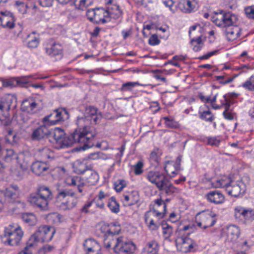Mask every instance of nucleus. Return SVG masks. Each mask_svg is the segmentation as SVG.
I'll use <instances>...</instances> for the list:
<instances>
[{"label": "nucleus", "instance_id": "39", "mask_svg": "<svg viewBox=\"0 0 254 254\" xmlns=\"http://www.w3.org/2000/svg\"><path fill=\"white\" fill-rule=\"evenodd\" d=\"M49 169L45 162L41 161H36L32 164L31 170L36 175L39 176Z\"/></svg>", "mask_w": 254, "mask_h": 254}, {"label": "nucleus", "instance_id": "37", "mask_svg": "<svg viewBox=\"0 0 254 254\" xmlns=\"http://www.w3.org/2000/svg\"><path fill=\"white\" fill-rule=\"evenodd\" d=\"M152 212L163 213L162 216H164L166 213L167 204L163 201L161 197L155 199L153 201Z\"/></svg>", "mask_w": 254, "mask_h": 254}, {"label": "nucleus", "instance_id": "15", "mask_svg": "<svg viewBox=\"0 0 254 254\" xmlns=\"http://www.w3.org/2000/svg\"><path fill=\"white\" fill-rule=\"evenodd\" d=\"M201 30V27L199 24L191 26L189 28V35L190 38V44L195 52L200 51L203 45Z\"/></svg>", "mask_w": 254, "mask_h": 254}, {"label": "nucleus", "instance_id": "42", "mask_svg": "<svg viewBox=\"0 0 254 254\" xmlns=\"http://www.w3.org/2000/svg\"><path fill=\"white\" fill-rule=\"evenodd\" d=\"M164 121V124L166 127L171 129H179L181 125L179 121H177L173 116H166L162 118Z\"/></svg>", "mask_w": 254, "mask_h": 254}, {"label": "nucleus", "instance_id": "26", "mask_svg": "<svg viewBox=\"0 0 254 254\" xmlns=\"http://www.w3.org/2000/svg\"><path fill=\"white\" fill-rule=\"evenodd\" d=\"M226 190L229 195L237 197L245 192V186L241 181H238L236 183L233 181Z\"/></svg>", "mask_w": 254, "mask_h": 254}, {"label": "nucleus", "instance_id": "41", "mask_svg": "<svg viewBox=\"0 0 254 254\" xmlns=\"http://www.w3.org/2000/svg\"><path fill=\"white\" fill-rule=\"evenodd\" d=\"M160 225L162 230V235L165 240H169L173 234V228L167 221L163 220Z\"/></svg>", "mask_w": 254, "mask_h": 254}, {"label": "nucleus", "instance_id": "58", "mask_svg": "<svg viewBox=\"0 0 254 254\" xmlns=\"http://www.w3.org/2000/svg\"><path fill=\"white\" fill-rule=\"evenodd\" d=\"M15 6L20 13L25 14L27 12V5L24 2L17 0L15 2Z\"/></svg>", "mask_w": 254, "mask_h": 254}, {"label": "nucleus", "instance_id": "13", "mask_svg": "<svg viewBox=\"0 0 254 254\" xmlns=\"http://www.w3.org/2000/svg\"><path fill=\"white\" fill-rule=\"evenodd\" d=\"M68 117V112L65 108H59L55 109L50 114L43 118L42 122L48 126H54L64 121Z\"/></svg>", "mask_w": 254, "mask_h": 254}, {"label": "nucleus", "instance_id": "56", "mask_svg": "<svg viewBox=\"0 0 254 254\" xmlns=\"http://www.w3.org/2000/svg\"><path fill=\"white\" fill-rule=\"evenodd\" d=\"M143 163L142 161H138L133 166L134 174L136 176L141 175L143 172Z\"/></svg>", "mask_w": 254, "mask_h": 254}, {"label": "nucleus", "instance_id": "38", "mask_svg": "<svg viewBox=\"0 0 254 254\" xmlns=\"http://www.w3.org/2000/svg\"><path fill=\"white\" fill-rule=\"evenodd\" d=\"M40 42V36L35 31H33L27 35V46L30 49H35L38 47Z\"/></svg>", "mask_w": 254, "mask_h": 254}, {"label": "nucleus", "instance_id": "60", "mask_svg": "<svg viewBox=\"0 0 254 254\" xmlns=\"http://www.w3.org/2000/svg\"><path fill=\"white\" fill-rule=\"evenodd\" d=\"M34 247L33 243H31L29 241H27L26 246L20 251L17 254H32V251L31 249Z\"/></svg>", "mask_w": 254, "mask_h": 254}, {"label": "nucleus", "instance_id": "23", "mask_svg": "<svg viewBox=\"0 0 254 254\" xmlns=\"http://www.w3.org/2000/svg\"><path fill=\"white\" fill-rule=\"evenodd\" d=\"M16 18L13 14L10 11L0 12V25L3 28L11 29L15 26Z\"/></svg>", "mask_w": 254, "mask_h": 254}, {"label": "nucleus", "instance_id": "27", "mask_svg": "<svg viewBox=\"0 0 254 254\" xmlns=\"http://www.w3.org/2000/svg\"><path fill=\"white\" fill-rule=\"evenodd\" d=\"M38 106L39 104L36 99L29 97L22 101L21 105V109L23 112L30 114H33L38 110Z\"/></svg>", "mask_w": 254, "mask_h": 254}, {"label": "nucleus", "instance_id": "30", "mask_svg": "<svg viewBox=\"0 0 254 254\" xmlns=\"http://www.w3.org/2000/svg\"><path fill=\"white\" fill-rule=\"evenodd\" d=\"M109 198L110 194L107 190L101 189L99 191L98 194L95 196L92 200L97 208L103 209L105 206V200H108Z\"/></svg>", "mask_w": 254, "mask_h": 254}, {"label": "nucleus", "instance_id": "1", "mask_svg": "<svg viewBox=\"0 0 254 254\" xmlns=\"http://www.w3.org/2000/svg\"><path fill=\"white\" fill-rule=\"evenodd\" d=\"M97 132L93 126H84L82 128H76L67 138L64 130L56 127L48 136L49 140L55 144L58 149L68 147L70 144L78 143L83 144V149L92 147L94 145V138Z\"/></svg>", "mask_w": 254, "mask_h": 254}, {"label": "nucleus", "instance_id": "14", "mask_svg": "<svg viewBox=\"0 0 254 254\" xmlns=\"http://www.w3.org/2000/svg\"><path fill=\"white\" fill-rule=\"evenodd\" d=\"M234 216L239 222L245 224H250L254 220V209L237 206L234 209Z\"/></svg>", "mask_w": 254, "mask_h": 254}, {"label": "nucleus", "instance_id": "20", "mask_svg": "<svg viewBox=\"0 0 254 254\" xmlns=\"http://www.w3.org/2000/svg\"><path fill=\"white\" fill-rule=\"evenodd\" d=\"M241 234L239 227L235 225H230L224 228L222 231V237L228 242H235Z\"/></svg>", "mask_w": 254, "mask_h": 254}, {"label": "nucleus", "instance_id": "24", "mask_svg": "<svg viewBox=\"0 0 254 254\" xmlns=\"http://www.w3.org/2000/svg\"><path fill=\"white\" fill-rule=\"evenodd\" d=\"M140 200V196L136 190L125 191L121 197V201L125 206H130L137 204Z\"/></svg>", "mask_w": 254, "mask_h": 254}, {"label": "nucleus", "instance_id": "36", "mask_svg": "<svg viewBox=\"0 0 254 254\" xmlns=\"http://www.w3.org/2000/svg\"><path fill=\"white\" fill-rule=\"evenodd\" d=\"M84 248L88 253L93 252L96 254H101V246L95 240L89 239L86 240L84 244Z\"/></svg>", "mask_w": 254, "mask_h": 254}, {"label": "nucleus", "instance_id": "2", "mask_svg": "<svg viewBox=\"0 0 254 254\" xmlns=\"http://www.w3.org/2000/svg\"><path fill=\"white\" fill-rule=\"evenodd\" d=\"M236 16L230 12L221 11L212 17L213 22L218 27H225V35L227 40L233 42L239 38L242 34L241 28L234 24Z\"/></svg>", "mask_w": 254, "mask_h": 254}, {"label": "nucleus", "instance_id": "51", "mask_svg": "<svg viewBox=\"0 0 254 254\" xmlns=\"http://www.w3.org/2000/svg\"><path fill=\"white\" fill-rule=\"evenodd\" d=\"M46 220L52 224H57L61 222V217L59 214L53 212L46 215Z\"/></svg>", "mask_w": 254, "mask_h": 254}, {"label": "nucleus", "instance_id": "62", "mask_svg": "<svg viewBox=\"0 0 254 254\" xmlns=\"http://www.w3.org/2000/svg\"><path fill=\"white\" fill-rule=\"evenodd\" d=\"M163 3L166 7H168L173 13H175L177 7L174 5L175 2L173 0H163Z\"/></svg>", "mask_w": 254, "mask_h": 254}, {"label": "nucleus", "instance_id": "19", "mask_svg": "<svg viewBox=\"0 0 254 254\" xmlns=\"http://www.w3.org/2000/svg\"><path fill=\"white\" fill-rule=\"evenodd\" d=\"M20 190L16 185L12 184L4 190V201L8 203H19L20 202Z\"/></svg>", "mask_w": 254, "mask_h": 254}, {"label": "nucleus", "instance_id": "33", "mask_svg": "<svg viewBox=\"0 0 254 254\" xmlns=\"http://www.w3.org/2000/svg\"><path fill=\"white\" fill-rule=\"evenodd\" d=\"M178 5L182 12L190 13L195 11L196 2L195 0H180Z\"/></svg>", "mask_w": 254, "mask_h": 254}, {"label": "nucleus", "instance_id": "3", "mask_svg": "<svg viewBox=\"0 0 254 254\" xmlns=\"http://www.w3.org/2000/svg\"><path fill=\"white\" fill-rule=\"evenodd\" d=\"M99 179L98 173L91 168L86 172L84 179L78 176H69L65 179L64 183L69 187H76L78 192L83 194L85 185L94 186L98 182Z\"/></svg>", "mask_w": 254, "mask_h": 254}, {"label": "nucleus", "instance_id": "46", "mask_svg": "<svg viewBox=\"0 0 254 254\" xmlns=\"http://www.w3.org/2000/svg\"><path fill=\"white\" fill-rule=\"evenodd\" d=\"M107 206L111 211L114 213L117 214L120 211V204L114 196H112L108 199Z\"/></svg>", "mask_w": 254, "mask_h": 254}, {"label": "nucleus", "instance_id": "43", "mask_svg": "<svg viewBox=\"0 0 254 254\" xmlns=\"http://www.w3.org/2000/svg\"><path fill=\"white\" fill-rule=\"evenodd\" d=\"M144 250L146 254H158L159 250V244L155 240L150 241L146 244Z\"/></svg>", "mask_w": 254, "mask_h": 254}, {"label": "nucleus", "instance_id": "32", "mask_svg": "<svg viewBox=\"0 0 254 254\" xmlns=\"http://www.w3.org/2000/svg\"><path fill=\"white\" fill-rule=\"evenodd\" d=\"M232 183L233 181L230 177L226 175H222L215 178L214 182L212 183V188H225L226 190L229 185Z\"/></svg>", "mask_w": 254, "mask_h": 254}, {"label": "nucleus", "instance_id": "29", "mask_svg": "<svg viewBox=\"0 0 254 254\" xmlns=\"http://www.w3.org/2000/svg\"><path fill=\"white\" fill-rule=\"evenodd\" d=\"M47 126H48L47 124H44V125L34 129L31 135L32 139L39 140L46 137H48L50 130Z\"/></svg>", "mask_w": 254, "mask_h": 254}, {"label": "nucleus", "instance_id": "6", "mask_svg": "<svg viewBox=\"0 0 254 254\" xmlns=\"http://www.w3.org/2000/svg\"><path fill=\"white\" fill-rule=\"evenodd\" d=\"M23 236L24 232L20 225L17 223H11L4 227L3 243L10 246H18Z\"/></svg>", "mask_w": 254, "mask_h": 254}, {"label": "nucleus", "instance_id": "40", "mask_svg": "<svg viewBox=\"0 0 254 254\" xmlns=\"http://www.w3.org/2000/svg\"><path fill=\"white\" fill-rule=\"evenodd\" d=\"M2 160L6 163H12L14 161L18 163L17 154L13 149H5L2 152Z\"/></svg>", "mask_w": 254, "mask_h": 254}, {"label": "nucleus", "instance_id": "9", "mask_svg": "<svg viewBox=\"0 0 254 254\" xmlns=\"http://www.w3.org/2000/svg\"><path fill=\"white\" fill-rule=\"evenodd\" d=\"M55 233L54 227L45 225H41L38 227L28 241L33 243L34 246L38 242L48 243L52 240Z\"/></svg>", "mask_w": 254, "mask_h": 254}, {"label": "nucleus", "instance_id": "64", "mask_svg": "<svg viewBox=\"0 0 254 254\" xmlns=\"http://www.w3.org/2000/svg\"><path fill=\"white\" fill-rule=\"evenodd\" d=\"M247 17L249 19H254V5L249 6L245 8Z\"/></svg>", "mask_w": 254, "mask_h": 254}, {"label": "nucleus", "instance_id": "34", "mask_svg": "<svg viewBox=\"0 0 254 254\" xmlns=\"http://www.w3.org/2000/svg\"><path fill=\"white\" fill-rule=\"evenodd\" d=\"M92 168L87 164L85 160H77L72 163L73 171L76 174L82 175Z\"/></svg>", "mask_w": 254, "mask_h": 254}, {"label": "nucleus", "instance_id": "10", "mask_svg": "<svg viewBox=\"0 0 254 254\" xmlns=\"http://www.w3.org/2000/svg\"><path fill=\"white\" fill-rule=\"evenodd\" d=\"M216 221V214L209 209L199 212L195 216L197 226L202 229L212 227Z\"/></svg>", "mask_w": 254, "mask_h": 254}, {"label": "nucleus", "instance_id": "11", "mask_svg": "<svg viewBox=\"0 0 254 254\" xmlns=\"http://www.w3.org/2000/svg\"><path fill=\"white\" fill-rule=\"evenodd\" d=\"M12 97L11 94H8L0 98V121L4 126H9L12 122L9 110L12 103Z\"/></svg>", "mask_w": 254, "mask_h": 254}, {"label": "nucleus", "instance_id": "48", "mask_svg": "<svg viewBox=\"0 0 254 254\" xmlns=\"http://www.w3.org/2000/svg\"><path fill=\"white\" fill-rule=\"evenodd\" d=\"M1 82L2 86L0 87V89H2L3 87H16V77H11L8 78H4L1 77Z\"/></svg>", "mask_w": 254, "mask_h": 254}, {"label": "nucleus", "instance_id": "47", "mask_svg": "<svg viewBox=\"0 0 254 254\" xmlns=\"http://www.w3.org/2000/svg\"><path fill=\"white\" fill-rule=\"evenodd\" d=\"M22 220L30 226H34L37 223V217L32 213H23L21 215Z\"/></svg>", "mask_w": 254, "mask_h": 254}, {"label": "nucleus", "instance_id": "49", "mask_svg": "<svg viewBox=\"0 0 254 254\" xmlns=\"http://www.w3.org/2000/svg\"><path fill=\"white\" fill-rule=\"evenodd\" d=\"M242 87L249 91H254V74L252 75L242 84Z\"/></svg>", "mask_w": 254, "mask_h": 254}, {"label": "nucleus", "instance_id": "5", "mask_svg": "<svg viewBox=\"0 0 254 254\" xmlns=\"http://www.w3.org/2000/svg\"><path fill=\"white\" fill-rule=\"evenodd\" d=\"M53 197L50 188L43 185L39 186L35 192L30 194L28 200L35 207L41 210H46L49 208V202Z\"/></svg>", "mask_w": 254, "mask_h": 254}, {"label": "nucleus", "instance_id": "45", "mask_svg": "<svg viewBox=\"0 0 254 254\" xmlns=\"http://www.w3.org/2000/svg\"><path fill=\"white\" fill-rule=\"evenodd\" d=\"M217 95L218 94L217 93L212 97H211L210 96L206 95L203 92H199L197 94L198 98L202 103H210L212 106L215 105V103L217 102L216 99Z\"/></svg>", "mask_w": 254, "mask_h": 254}, {"label": "nucleus", "instance_id": "53", "mask_svg": "<svg viewBox=\"0 0 254 254\" xmlns=\"http://www.w3.org/2000/svg\"><path fill=\"white\" fill-rule=\"evenodd\" d=\"M121 230V225L118 222L110 223V235L113 236L119 234Z\"/></svg>", "mask_w": 254, "mask_h": 254}, {"label": "nucleus", "instance_id": "18", "mask_svg": "<svg viewBox=\"0 0 254 254\" xmlns=\"http://www.w3.org/2000/svg\"><path fill=\"white\" fill-rule=\"evenodd\" d=\"M177 250L182 253H187L195 251L196 244L190 238L185 235L178 236L175 240Z\"/></svg>", "mask_w": 254, "mask_h": 254}, {"label": "nucleus", "instance_id": "4", "mask_svg": "<svg viewBox=\"0 0 254 254\" xmlns=\"http://www.w3.org/2000/svg\"><path fill=\"white\" fill-rule=\"evenodd\" d=\"M146 179L152 184H155L160 191L168 195L179 192V189L175 187L164 174L159 172H148Z\"/></svg>", "mask_w": 254, "mask_h": 254}, {"label": "nucleus", "instance_id": "44", "mask_svg": "<svg viewBox=\"0 0 254 254\" xmlns=\"http://www.w3.org/2000/svg\"><path fill=\"white\" fill-rule=\"evenodd\" d=\"M218 102H219V104H217L215 103V105L212 106L214 109H219L223 106L225 107V109H229L231 105L230 95L227 94L224 95L219 100Z\"/></svg>", "mask_w": 254, "mask_h": 254}, {"label": "nucleus", "instance_id": "28", "mask_svg": "<svg viewBox=\"0 0 254 254\" xmlns=\"http://www.w3.org/2000/svg\"><path fill=\"white\" fill-rule=\"evenodd\" d=\"M205 197L208 202L215 204H222L225 200L224 195L218 190L209 191L206 194Z\"/></svg>", "mask_w": 254, "mask_h": 254}, {"label": "nucleus", "instance_id": "8", "mask_svg": "<svg viewBox=\"0 0 254 254\" xmlns=\"http://www.w3.org/2000/svg\"><path fill=\"white\" fill-rule=\"evenodd\" d=\"M94 0H69L67 3H64L66 6L64 13L68 19H75Z\"/></svg>", "mask_w": 254, "mask_h": 254}, {"label": "nucleus", "instance_id": "55", "mask_svg": "<svg viewBox=\"0 0 254 254\" xmlns=\"http://www.w3.org/2000/svg\"><path fill=\"white\" fill-rule=\"evenodd\" d=\"M5 138L6 142L10 144L14 145L17 142V136L12 130H9Z\"/></svg>", "mask_w": 254, "mask_h": 254}, {"label": "nucleus", "instance_id": "54", "mask_svg": "<svg viewBox=\"0 0 254 254\" xmlns=\"http://www.w3.org/2000/svg\"><path fill=\"white\" fill-rule=\"evenodd\" d=\"M127 185V181L124 179H118L114 183V189L117 192L121 191Z\"/></svg>", "mask_w": 254, "mask_h": 254}, {"label": "nucleus", "instance_id": "35", "mask_svg": "<svg viewBox=\"0 0 254 254\" xmlns=\"http://www.w3.org/2000/svg\"><path fill=\"white\" fill-rule=\"evenodd\" d=\"M108 13L109 21L112 19H120L122 18L123 13L120 6L116 4H111L106 9Z\"/></svg>", "mask_w": 254, "mask_h": 254}, {"label": "nucleus", "instance_id": "25", "mask_svg": "<svg viewBox=\"0 0 254 254\" xmlns=\"http://www.w3.org/2000/svg\"><path fill=\"white\" fill-rule=\"evenodd\" d=\"M35 155L38 158L45 162L50 161L55 157L54 150L47 146L38 148Z\"/></svg>", "mask_w": 254, "mask_h": 254}, {"label": "nucleus", "instance_id": "16", "mask_svg": "<svg viewBox=\"0 0 254 254\" xmlns=\"http://www.w3.org/2000/svg\"><path fill=\"white\" fill-rule=\"evenodd\" d=\"M43 49L45 54L51 58L63 57L64 48L61 43L50 38L43 43Z\"/></svg>", "mask_w": 254, "mask_h": 254}, {"label": "nucleus", "instance_id": "61", "mask_svg": "<svg viewBox=\"0 0 254 254\" xmlns=\"http://www.w3.org/2000/svg\"><path fill=\"white\" fill-rule=\"evenodd\" d=\"M158 149H154L152 151L149 155V160L152 163H159V156L158 155Z\"/></svg>", "mask_w": 254, "mask_h": 254}, {"label": "nucleus", "instance_id": "31", "mask_svg": "<svg viewBox=\"0 0 254 254\" xmlns=\"http://www.w3.org/2000/svg\"><path fill=\"white\" fill-rule=\"evenodd\" d=\"M199 118L207 123H212L215 119V116L210 111L208 106L204 105L200 108L198 111Z\"/></svg>", "mask_w": 254, "mask_h": 254}, {"label": "nucleus", "instance_id": "63", "mask_svg": "<svg viewBox=\"0 0 254 254\" xmlns=\"http://www.w3.org/2000/svg\"><path fill=\"white\" fill-rule=\"evenodd\" d=\"M100 230L104 235V237L110 235V223H104L102 224Z\"/></svg>", "mask_w": 254, "mask_h": 254}, {"label": "nucleus", "instance_id": "59", "mask_svg": "<svg viewBox=\"0 0 254 254\" xmlns=\"http://www.w3.org/2000/svg\"><path fill=\"white\" fill-rule=\"evenodd\" d=\"M104 237V245L106 248H110L113 244H115L116 239H114L112 236L109 235Z\"/></svg>", "mask_w": 254, "mask_h": 254}, {"label": "nucleus", "instance_id": "7", "mask_svg": "<svg viewBox=\"0 0 254 254\" xmlns=\"http://www.w3.org/2000/svg\"><path fill=\"white\" fill-rule=\"evenodd\" d=\"M56 200L57 202L60 203L59 207L63 210H69L74 208L78 202L75 192L69 189L59 190Z\"/></svg>", "mask_w": 254, "mask_h": 254}, {"label": "nucleus", "instance_id": "22", "mask_svg": "<svg viewBox=\"0 0 254 254\" xmlns=\"http://www.w3.org/2000/svg\"><path fill=\"white\" fill-rule=\"evenodd\" d=\"M163 213L152 212L151 211H148L145 212L144 214V222L147 228L151 231H157L160 225L155 220V218L157 217L163 218Z\"/></svg>", "mask_w": 254, "mask_h": 254}, {"label": "nucleus", "instance_id": "50", "mask_svg": "<svg viewBox=\"0 0 254 254\" xmlns=\"http://www.w3.org/2000/svg\"><path fill=\"white\" fill-rule=\"evenodd\" d=\"M142 84L138 81L136 82H127L123 83L121 87V90L123 92L130 91L136 86H141Z\"/></svg>", "mask_w": 254, "mask_h": 254}, {"label": "nucleus", "instance_id": "52", "mask_svg": "<svg viewBox=\"0 0 254 254\" xmlns=\"http://www.w3.org/2000/svg\"><path fill=\"white\" fill-rule=\"evenodd\" d=\"M206 138L207 139L206 144L213 147H218L221 141L219 136H208Z\"/></svg>", "mask_w": 254, "mask_h": 254}, {"label": "nucleus", "instance_id": "12", "mask_svg": "<svg viewBox=\"0 0 254 254\" xmlns=\"http://www.w3.org/2000/svg\"><path fill=\"white\" fill-rule=\"evenodd\" d=\"M135 250V245L131 241L120 236L116 239L113 251L117 254H131Z\"/></svg>", "mask_w": 254, "mask_h": 254}, {"label": "nucleus", "instance_id": "17", "mask_svg": "<svg viewBox=\"0 0 254 254\" xmlns=\"http://www.w3.org/2000/svg\"><path fill=\"white\" fill-rule=\"evenodd\" d=\"M87 19L91 22L96 23H105L109 21L108 13L103 8L89 9L86 11Z\"/></svg>", "mask_w": 254, "mask_h": 254}, {"label": "nucleus", "instance_id": "21", "mask_svg": "<svg viewBox=\"0 0 254 254\" xmlns=\"http://www.w3.org/2000/svg\"><path fill=\"white\" fill-rule=\"evenodd\" d=\"M182 158L181 155H179L175 161L171 160L166 162L164 170L167 175L170 178L177 176L181 170Z\"/></svg>", "mask_w": 254, "mask_h": 254}, {"label": "nucleus", "instance_id": "57", "mask_svg": "<svg viewBox=\"0 0 254 254\" xmlns=\"http://www.w3.org/2000/svg\"><path fill=\"white\" fill-rule=\"evenodd\" d=\"M98 109L93 107L89 106L86 109V118L88 120H89L93 117L95 116L98 113Z\"/></svg>", "mask_w": 254, "mask_h": 254}]
</instances>
